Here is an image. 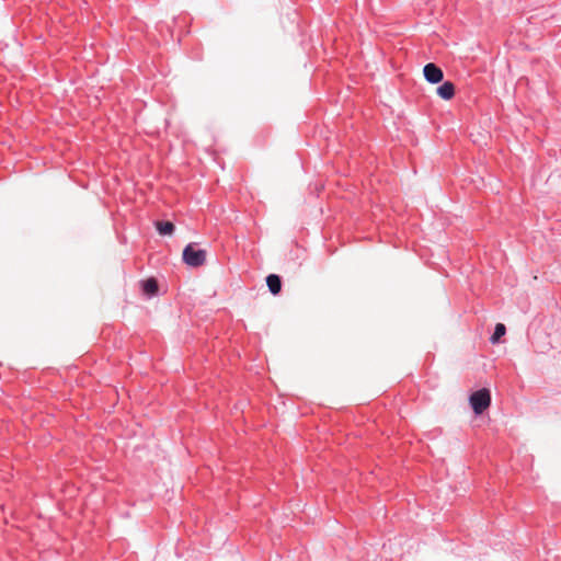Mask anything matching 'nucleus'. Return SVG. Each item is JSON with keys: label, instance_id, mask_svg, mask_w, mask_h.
Listing matches in <instances>:
<instances>
[{"label": "nucleus", "instance_id": "nucleus-6", "mask_svg": "<svg viewBox=\"0 0 561 561\" xmlns=\"http://www.w3.org/2000/svg\"><path fill=\"white\" fill-rule=\"evenodd\" d=\"M266 284H267V287L270 289V291L273 294V295H277L279 294L280 289H282V282H280V278L278 275L276 274H270L267 277H266Z\"/></svg>", "mask_w": 561, "mask_h": 561}, {"label": "nucleus", "instance_id": "nucleus-1", "mask_svg": "<svg viewBox=\"0 0 561 561\" xmlns=\"http://www.w3.org/2000/svg\"><path fill=\"white\" fill-rule=\"evenodd\" d=\"M207 252L203 249H197L194 243L187 244L182 253L185 264L192 267H199L206 262Z\"/></svg>", "mask_w": 561, "mask_h": 561}, {"label": "nucleus", "instance_id": "nucleus-3", "mask_svg": "<svg viewBox=\"0 0 561 561\" xmlns=\"http://www.w3.org/2000/svg\"><path fill=\"white\" fill-rule=\"evenodd\" d=\"M425 79L431 83H438L443 80L444 73L435 64H427L423 69Z\"/></svg>", "mask_w": 561, "mask_h": 561}, {"label": "nucleus", "instance_id": "nucleus-5", "mask_svg": "<svg viewBox=\"0 0 561 561\" xmlns=\"http://www.w3.org/2000/svg\"><path fill=\"white\" fill-rule=\"evenodd\" d=\"M141 288L145 295L149 297L154 296L157 295L159 289L158 282L156 280V278H148L141 282Z\"/></svg>", "mask_w": 561, "mask_h": 561}, {"label": "nucleus", "instance_id": "nucleus-8", "mask_svg": "<svg viewBox=\"0 0 561 561\" xmlns=\"http://www.w3.org/2000/svg\"><path fill=\"white\" fill-rule=\"evenodd\" d=\"M506 333V328L503 323H497L493 335L491 336L492 343H497L500 339Z\"/></svg>", "mask_w": 561, "mask_h": 561}, {"label": "nucleus", "instance_id": "nucleus-4", "mask_svg": "<svg viewBox=\"0 0 561 561\" xmlns=\"http://www.w3.org/2000/svg\"><path fill=\"white\" fill-rule=\"evenodd\" d=\"M437 94L443 100H450L455 95V85L450 81L444 82L440 87L437 88Z\"/></svg>", "mask_w": 561, "mask_h": 561}, {"label": "nucleus", "instance_id": "nucleus-2", "mask_svg": "<svg viewBox=\"0 0 561 561\" xmlns=\"http://www.w3.org/2000/svg\"><path fill=\"white\" fill-rule=\"evenodd\" d=\"M470 405L476 414H482L491 404L490 391L485 388L473 392L470 398Z\"/></svg>", "mask_w": 561, "mask_h": 561}, {"label": "nucleus", "instance_id": "nucleus-7", "mask_svg": "<svg viewBox=\"0 0 561 561\" xmlns=\"http://www.w3.org/2000/svg\"><path fill=\"white\" fill-rule=\"evenodd\" d=\"M156 228L160 234H172L174 231V225L170 221H157Z\"/></svg>", "mask_w": 561, "mask_h": 561}]
</instances>
